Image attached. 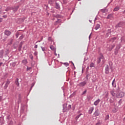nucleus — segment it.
I'll return each mask as SVG.
<instances>
[{"label":"nucleus","mask_w":125,"mask_h":125,"mask_svg":"<svg viewBox=\"0 0 125 125\" xmlns=\"http://www.w3.org/2000/svg\"><path fill=\"white\" fill-rule=\"evenodd\" d=\"M121 44H118L117 45L116 48L115 49L114 53L115 55H117L118 54V52L119 51V49L121 48Z\"/></svg>","instance_id":"obj_1"},{"label":"nucleus","mask_w":125,"mask_h":125,"mask_svg":"<svg viewBox=\"0 0 125 125\" xmlns=\"http://www.w3.org/2000/svg\"><path fill=\"white\" fill-rule=\"evenodd\" d=\"M4 34L7 37H9V36H10V35H11V31H10L8 30H5L4 31Z\"/></svg>","instance_id":"obj_2"},{"label":"nucleus","mask_w":125,"mask_h":125,"mask_svg":"<svg viewBox=\"0 0 125 125\" xmlns=\"http://www.w3.org/2000/svg\"><path fill=\"white\" fill-rule=\"evenodd\" d=\"M125 96V93L124 92H120L117 94V97L119 98H122Z\"/></svg>","instance_id":"obj_3"},{"label":"nucleus","mask_w":125,"mask_h":125,"mask_svg":"<svg viewBox=\"0 0 125 125\" xmlns=\"http://www.w3.org/2000/svg\"><path fill=\"white\" fill-rule=\"evenodd\" d=\"M125 25V23L123 21L120 22L117 25L115 26L116 28H121Z\"/></svg>","instance_id":"obj_4"},{"label":"nucleus","mask_w":125,"mask_h":125,"mask_svg":"<svg viewBox=\"0 0 125 125\" xmlns=\"http://www.w3.org/2000/svg\"><path fill=\"white\" fill-rule=\"evenodd\" d=\"M93 115L95 117H98V116H99V115H100V112H99V109H96Z\"/></svg>","instance_id":"obj_5"},{"label":"nucleus","mask_w":125,"mask_h":125,"mask_svg":"<svg viewBox=\"0 0 125 125\" xmlns=\"http://www.w3.org/2000/svg\"><path fill=\"white\" fill-rule=\"evenodd\" d=\"M9 83H10V81H9V80H7V81L6 82L5 85L4 86V89H6V88L8 87V85H9Z\"/></svg>","instance_id":"obj_6"},{"label":"nucleus","mask_w":125,"mask_h":125,"mask_svg":"<svg viewBox=\"0 0 125 125\" xmlns=\"http://www.w3.org/2000/svg\"><path fill=\"white\" fill-rule=\"evenodd\" d=\"M86 81H83L82 83H80L78 85L80 86L81 87H83V86H84V85H86Z\"/></svg>","instance_id":"obj_7"},{"label":"nucleus","mask_w":125,"mask_h":125,"mask_svg":"<svg viewBox=\"0 0 125 125\" xmlns=\"http://www.w3.org/2000/svg\"><path fill=\"white\" fill-rule=\"evenodd\" d=\"M23 43H24V42H21L20 43L19 46V51H21V49L22 48V45H23Z\"/></svg>","instance_id":"obj_8"},{"label":"nucleus","mask_w":125,"mask_h":125,"mask_svg":"<svg viewBox=\"0 0 125 125\" xmlns=\"http://www.w3.org/2000/svg\"><path fill=\"white\" fill-rule=\"evenodd\" d=\"M100 101H101V100L98 99L94 103V105H95V106H97V105H98V104H99L100 103Z\"/></svg>","instance_id":"obj_9"},{"label":"nucleus","mask_w":125,"mask_h":125,"mask_svg":"<svg viewBox=\"0 0 125 125\" xmlns=\"http://www.w3.org/2000/svg\"><path fill=\"white\" fill-rule=\"evenodd\" d=\"M101 60H102V61H104L103 56H102L100 58L98 59L97 62V64H99V63H100L101 62Z\"/></svg>","instance_id":"obj_10"},{"label":"nucleus","mask_w":125,"mask_h":125,"mask_svg":"<svg viewBox=\"0 0 125 125\" xmlns=\"http://www.w3.org/2000/svg\"><path fill=\"white\" fill-rule=\"evenodd\" d=\"M18 8H19V6H17L14 7H12V10H13V11L14 12H16V11H17V10H18Z\"/></svg>","instance_id":"obj_11"},{"label":"nucleus","mask_w":125,"mask_h":125,"mask_svg":"<svg viewBox=\"0 0 125 125\" xmlns=\"http://www.w3.org/2000/svg\"><path fill=\"white\" fill-rule=\"evenodd\" d=\"M93 110H94V107H90L88 110V114H92V112H93Z\"/></svg>","instance_id":"obj_12"},{"label":"nucleus","mask_w":125,"mask_h":125,"mask_svg":"<svg viewBox=\"0 0 125 125\" xmlns=\"http://www.w3.org/2000/svg\"><path fill=\"white\" fill-rule=\"evenodd\" d=\"M56 5H55V8H56V9H59L60 10V5L59 4V3L56 2L55 3Z\"/></svg>","instance_id":"obj_13"},{"label":"nucleus","mask_w":125,"mask_h":125,"mask_svg":"<svg viewBox=\"0 0 125 125\" xmlns=\"http://www.w3.org/2000/svg\"><path fill=\"white\" fill-rule=\"evenodd\" d=\"M19 79L17 78L15 81V83L17 86H19Z\"/></svg>","instance_id":"obj_14"},{"label":"nucleus","mask_w":125,"mask_h":125,"mask_svg":"<svg viewBox=\"0 0 125 125\" xmlns=\"http://www.w3.org/2000/svg\"><path fill=\"white\" fill-rule=\"evenodd\" d=\"M3 56V50L0 51V58H2Z\"/></svg>","instance_id":"obj_15"},{"label":"nucleus","mask_w":125,"mask_h":125,"mask_svg":"<svg viewBox=\"0 0 125 125\" xmlns=\"http://www.w3.org/2000/svg\"><path fill=\"white\" fill-rule=\"evenodd\" d=\"M105 74H109V68H108V65H107V67L105 68Z\"/></svg>","instance_id":"obj_16"},{"label":"nucleus","mask_w":125,"mask_h":125,"mask_svg":"<svg viewBox=\"0 0 125 125\" xmlns=\"http://www.w3.org/2000/svg\"><path fill=\"white\" fill-rule=\"evenodd\" d=\"M54 1H55V0H49L48 3L49 4H53Z\"/></svg>","instance_id":"obj_17"},{"label":"nucleus","mask_w":125,"mask_h":125,"mask_svg":"<svg viewBox=\"0 0 125 125\" xmlns=\"http://www.w3.org/2000/svg\"><path fill=\"white\" fill-rule=\"evenodd\" d=\"M12 9V7H7L6 9L5 10V11H9Z\"/></svg>","instance_id":"obj_18"},{"label":"nucleus","mask_w":125,"mask_h":125,"mask_svg":"<svg viewBox=\"0 0 125 125\" xmlns=\"http://www.w3.org/2000/svg\"><path fill=\"white\" fill-rule=\"evenodd\" d=\"M100 28V24H98L96 25V27H95V30H98Z\"/></svg>","instance_id":"obj_19"},{"label":"nucleus","mask_w":125,"mask_h":125,"mask_svg":"<svg viewBox=\"0 0 125 125\" xmlns=\"http://www.w3.org/2000/svg\"><path fill=\"white\" fill-rule=\"evenodd\" d=\"M112 85L113 87H116V83H115V79H114L112 83Z\"/></svg>","instance_id":"obj_20"},{"label":"nucleus","mask_w":125,"mask_h":125,"mask_svg":"<svg viewBox=\"0 0 125 125\" xmlns=\"http://www.w3.org/2000/svg\"><path fill=\"white\" fill-rule=\"evenodd\" d=\"M101 12H102V13H105V12H107V9H103L101 10Z\"/></svg>","instance_id":"obj_21"},{"label":"nucleus","mask_w":125,"mask_h":125,"mask_svg":"<svg viewBox=\"0 0 125 125\" xmlns=\"http://www.w3.org/2000/svg\"><path fill=\"white\" fill-rule=\"evenodd\" d=\"M116 40H117V38L116 37L112 38L111 39L110 42H114V41H116Z\"/></svg>","instance_id":"obj_22"},{"label":"nucleus","mask_w":125,"mask_h":125,"mask_svg":"<svg viewBox=\"0 0 125 125\" xmlns=\"http://www.w3.org/2000/svg\"><path fill=\"white\" fill-rule=\"evenodd\" d=\"M1 39L2 41H3V42H5V41H6V39H7V37H1Z\"/></svg>","instance_id":"obj_23"},{"label":"nucleus","mask_w":125,"mask_h":125,"mask_svg":"<svg viewBox=\"0 0 125 125\" xmlns=\"http://www.w3.org/2000/svg\"><path fill=\"white\" fill-rule=\"evenodd\" d=\"M56 18H61L62 16L61 15H56L54 16Z\"/></svg>","instance_id":"obj_24"},{"label":"nucleus","mask_w":125,"mask_h":125,"mask_svg":"<svg viewBox=\"0 0 125 125\" xmlns=\"http://www.w3.org/2000/svg\"><path fill=\"white\" fill-rule=\"evenodd\" d=\"M119 9H120V7H116L115 8H114L113 11H118V10H119Z\"/></svg>","instance_id":"obj_25"},{"label":"nucleus","mask_w":125,"mask_h":125,"mask_svg":"<svg viewBox=\"0 0 125 125\" xmlns=\"http://www.w3.org/2000/svg\"><path fill=\"white\" fill-rule=\"evenodd\" d=\"M87 91V90L85 89L84 91L82 93V95H85V94H86Z\"/></svg>","instance_id":"obj_26"},{"label":"nucleus","mask_w":125,"mask_h":125,"mask_svg":"<svg viewBox=\"0 0 125 125\" xmlns=\"http://www.w3.org/2000/svg\"><path fill=\"white\" fill-rule=\"evenodd\" d=\"M50 48L51 49V50H55V47H54V46L53 45H51L50 46Z\"/></svg>","instance_id":"obj_27"},{"label":"nucleus","mask_w":125,"mask_h":125,"mask_svg":"<svg viewBox=\"0 0 125 125\" xmlns=\"http://www.w3.org/2000/svg\"><path fill=\"white\" fill-rule=\"evenodd\" d=\"M24 37H25V36L22 34L21 36L20 37L19 40H20V41H21V40H23V39H24Z\"/></svg>","instance_id":"obj_28"},{"label":"nucleus","mask_w":125,"mask_h":125,"mask_svg":"<svg viewBox=\"0 0 125 125\" xmlns=\"http://www.w3.org/2000/svg\"><path fill=\"white\" fill-rule=\"evenodd\" d=\"M61 22V20L58 19V21H56L55 25H57V23H60Z\"/></svg>","instance_id":"obj_29"},{"label":"nucleus","mask_w":125,"mask_h":125,"mask_svg":"<svg viewBox=\"0 0 125 125\" xmlns=\"http://www.w3.org/2000/svg\"><path fill=\"white\" fill-rule=\"evenodd\" d=\"M22 63L23 64H27V60H22Z\"/></svg>","instance_id":"obj_30"},{"label":"nucleus","mask_w":125,"mask_h":125,"mask_svg":"<svg viewBox=\"0 0 125 125\" xmlns=\"http://www.w3.org/2000/svg\"><path fill=\"white\" fill-rule=\"evenodd\" d=\"M83 115V114L81 113L80 114H79L78 115H77L76 117V119H77V120H78V119H79V118H80V117H81V116H82Z\"/></svg>","instance_id":"obj_31"},{"label":"nucleus","mask_w":125,"mask_h":125,"mask_svg":"<svg viewBox=\"0 0 125 125\" xmlns=\"http://www.w3.org/2000/svg\"><path fill=\"white\" fill-rule=\"evenodd\" d=\"M72 107V105L71 104H69L68 107H66V108L67 110H70Z\"/></svg>","instance_id":"obj_32"},{"label":"nucleus","mask_w":125,"mask_h":125,"mask_svg":"<svg viewBox=\"0 0 125 125\" xmlns=\"http://www.w3.org/2000/svg\"><path fill=\"white\" fill-rule=\"evenodd\" d=\"M20 35V33L19 32H17V33L16 34V37L17 39L18 38Z\"/></svg>","instance_id":"obj_33"},{"label":"nucleus","mask_w":125,"mask_h":125,"mask_svg":"<svg viewBox=\"0 0 125 125\" xmlns=\"http://www.w3.org/2000/svg\"><path fill=\"white\" fill-rule=\"evenodd\" d=\"M94 63H93V62H91L90 64V68H92V67H94Z\"/></svg>","instance_id":"obj_34"},{"label":"nucleus","mask_w":125,"mask_h":125,"mask_svg":"<svg viewBox=\"0 0 125 125\" xmlns=\"http://www.w3.org/2000/svg\"><path fill=\"white\" fill-rule=\"evenodd\" d=\"M41 48H42V51H43V52H44V51H45V50H45V47L41 46Z\"/></svg>","instance_id":"obj_35"},{"label":"nucleus","mask_w":125,"mask_h":125,"mask_svg":"<svg viewBox=\"0 0 125 125\" xmlns=\"http://www.w3.org/2000/svg\"><path fill=\"white\" fill-rule=\"evenodd\" d=\"M110 19H111V20H113V19H114V17L113 16V14L110 15Z\"/></svg>","instance_id":"obj_36"},{"label":"nucleus","mask_w":125,"mask_h":125,"mask_svg":"<svg viewBox=\"0 0 125 125\" xmlns=\"http://www.w3.org/2000/svg\"><path fill=\"white\" fill-rule=\"evenodd\" d=\"M63 65H65L66 66V67H68V66H69V63L64 62V63H63Z\"/></svg>","instance_id":"obj_37"},{"label":"nucleus","mask_w":125,"mask_h":125,"mask_svg":"<svg viewBox=\"0 0 125 125\" xmlns=\"http://www.w3.org/2000/svg\"><path fill=\"white\" fill-rule=\"evenodd\" d=\"M117 111H118V110H117V108H114L112 110V111L113 112V113H116Z\"/></svg>","instance_id":"obj_38"},{"label":"nucleus","mask_w":125,"mask_h":125,"mask_svg":"<svg viewBox=\"0 0 125 125\" xmlns=\"http://www.w3.org/2000/svg\"><path fill=\"white\" fill-rule=\"evenodd\" d=\"M8 125H13V122L12 121H10L9 123L8 124Z\"/></svg>","instance_id":"obj_39"},{"label":"nucleus","mask_w":125,"mask_h":125,"mask_svg":"<svg viewBox=\"0 0 125 125\" xmlns=\"http://www.w3.org/2000/svg\"><path fill=\"white\" fill-rule=\"evenodd\" d=\"M105 120H109V114H107V115L105 116Z\"/></svg>","instance_id":"obj_40"},{"label":"nucleus","mask_w":125,"mask_h":125,"mask_svg":"<svg viewBox=\"0 0 125 125\" xmlns=\"http://www.w3.org/2000/svg\"><path fill=\"white\" fill-rule=\"evenodd\" d=\"M29 57H30V59H31V60H33V59H34V57L32 55H30L29 56Z\"/></svg>","instance_id":"obj_41"},{"label":"nucleus","mask_w":125,"mask_h":125,"mask_svg":"<svg viewBox=\"0 0 125 125\" xmlns=\"http://www.w3.org/2000/svg\"><path fill=\"white\" fill-rule=\"evenodd\" d=\"M96 125H101V122L98 121V123L96 124Z\"/></svg>","instance_id":"obj_42"},{"label":"nucleus","mask_w":125,"mask_h":125,"mask_svg":"<svg viewBox=\"0 0 125 125\" xmlns=\"http://www.w3.org/2000/svg\"><path fill=\"white\" fill-rule=\"evenodd\" d=\"M32 69V67H27V69H26V70H27V71H29V70H31Z\"/></svg>","instance_id":"obj_43"},{"label":"nucleus","mask_w":125,"mask_h":125,"mask_svg":"<svg viewBox=\"0 0 125 125\" xmlns=\"http://www.w3.org/2000/svg\"><path fill=\"white\" fill-rule=\"evenodd\" d=\"M89 76H90L89 74H87L86 76V80H88V77H89Z\"/></svg>","instance_id":"obj_44"},{"label":"nucleus","mask_w":125,"mask_h":125,"mask_svg":"<svg viewBox=\"0 0 125 125\" xmlns=\"http://www.w3.org/2000/svg\"><path fill=\"white\" fill-rule=\"evenodd\" d=\"M7 119L10 120V115H8V116H7Z\"/></svg>","instance_id":"obj_45"},{"label":"nucleus","mask_w":125,"mask_h":125,"mask_svg":"<svg viewBox=\"0 0 125 125\" xmlns=\"http://www.w3.org/2000/svg\"><path fill=\"white\" fill-rule=\"evenodd\" d=\"M48 40L49 42H52L51 37H48Z\"/></svg>","instance_id":"obj_46"},{"label":"nucleus","mask_w":125,"mask_h":125,"mask_svg":"<svg viewBox=\"0 0 125 125\" xmlns=\"http://www.w3.org/2000/svg\"><path fill=\"white\" fill-rule=\"evenodd\" d=\"M16 65V63L15 62L12 63V66L13 67H15V65Z\"/></svg>","instance_id":"obj_47"},{"label":"nucleus","mask_w":125,"mask_h":125,"mask_svg":"<svg viewBox=\"0 0 125 125\" xmlns=\"http://www.w3.org/2000/svg\"><path fill=\"white\" fill-rule=\"evenodd\" d=\"M34 55H35V56H37L38 55V52H35V53H34Z\"/></svg>","instance_id":"obj_48"},{"label":"nucleus","mask_w":125,"mask_h":125,"mask_svg":"<svg viewBox=\"0 0 125 125\" xmlns=\"http://www.w3.org/2000/svg\"><path fill=\"white\" fill-rule=\"evenodd\" d=\"M111 94L112 96H115V93H113V92H111Z\"/></svg>","instance_id":"obj_49"},{"label":"nucleus","mask_w":125,"mask_h":125,"mask_svg":"<svg viewBox=\"0 0 125 125\" xmlns=\"http://www.w3.org/2000/svg\"><path fill=\"white\" fill-rule=\"evenodd\" d=\"M1 8H2L1 6H0V14H1Z\"/></svg>","instance_id":"obj_50"},{"label":"nucleus","mask_w":125,"mask_h":125,"mask_svg":"<svg viewBox=\"0 0 125 125\" xmlns=\"http://www.w3.org/2000/svg\"><path fill=\"white\" fill-rule=\"evenodd\" d=\"M34 48H38V45H35Z\"/></svg>","instance_id":"obj_51"},{"label":"nucleus","mask_w":125,"mask_h":125,"mask_svg":"<svg viewBox=\"0 0 125 125\" xmlns=\"http://www.w3.org/2000/svg\"><path fill=\"white\" fill-rule=\"evenodd\" d=\"M110 18V15H108V16L107 17V19H109Z\"/></svg>","instance_id":"obj_52"},{"label":"nucleus","mask_w":125,"mask_h":125,"mask_svg":"<svg viewBox=\"0 0 125 125\" xmlns=\"http://www.w3.org/2000/svg\"><path fill=\"white\" fill-rule=\"evenodd\" d=\"M71 62L72 63L73 66L75 67V64H74V62Z\"/></svg>","instance_id":"obj_53"},{"label":"nucleus","mask_w":125,"mask_h":125,"mask_svg":"<svg viewBox=\"0 0 125 125\" xmlns=\"http://www.w3.org/2000/svg\"><path fill=\"white\" fill-rule=\"evenodd\" d=\"M3 17H4V18H6L7 16L6 15H4V16H3Z\"/></svg>","instance_id":"obj_54"},{"label":"nucleus","mask_w":125,"mask_h":125,"mask_svg":"<svg viewBox=\"0 0 125 125\" xmlns=\"http://www.w3.org/2000/svg\"><path fill=\"white\" fill-rule=\"evenodd\" d=\"M2 64H3V63H2V62H0V66H1V65H2Z\"/></svg>","instance_id":"obj_55"},{"label":"nucleus","mask_w":125,"mask_h":125,"mask_svg":"<svg viewBox=\"0 0 125 125\" xmlns=\"http://www.w3.org/2000/svg\"><path fill=\"white\" fill-rule=\"evenodd\" d=\"M2 21V19H0V23Z\"/></svg>","instance_id":"obj_56"},{"label":"nucleus","mask_w":125,"mask_h":125,"mask_svg":"<svg viewBox=\"0 0 125 125\" xmlns=\"http://www.w3.org/2000/svg\"><path fill=\"white\" fill-rule=\"evenodd\" d=\"M112 48H114V47H115V44L112 45Z\"/></svg>","instance_id":"obj_57"},{"label":"nucleus","mask_w":125,"mask_h":125,"mask_svg":"<svg viewBox=\"0 0 125 125\" xmlns=\"http://www.w3.org/2000/svg\"><path fill=\"white\" fill-rule=\"evenodd\" d=\"M89 22H90V23H91V22H92V21H91V20H89Z\"/></svg>","instance_id":"obj_58"},{"label":"nucleus","mask_w":125,"mask_h":125,"mask_svg":"<svg viewBox=\"0 0 125 125\" xmlns=\"http://www.w3.org/2000/svg\"><path fill=\"white\" fill-rule=\"evenodd\" d=\"M63 3H64V4H66V3L64 0H63Z\"/></svg>","instance_id":"obj_59"},{"label":"nucleus","mask_w":125,"mask_h":125,"mask_svg":"<svg viewBox=\"0 0 125 125\" xmlns=\"http://www.w3.org/2000/svg\"><path fill=\"white\" fill-rule=\"evenodd\" d=\"M52 13H54V12H55L54 10H53V11H52Z\"/></svg>","instance_id":"obj_60"},{"label":"nucleus","mask_w":125,"mask_h":125,"mask_svg":"<svg viewBox=\"0 0 125 125\" xmlns=\"http://www.w3.org/2000/svg\"><path fill=\"white\" fill-rule=\"evenodd\" d=\"M90 36H91V34H90L89 36V39H90Z\"/></svg>","instance_id":"obj_61"},{"label":"nucleus","mask_w":125,"mask_h":125,"mask_svg":"<svg viewBox=\"0 0 125 125\" xmlns=\"http://www.w3.org/2000/svg\"><path fill=\"white\" fill-rule=\"evenodd\" d=\"M41 42V41H37V42H36V43H37V42Z\"/></svg>","instance_id":"obj_62"},{"label":"nucleus","mask_w":125,"mask_h":125,"mask_svg":"<svg viewBox=\"0 0 125 125\" xmlns=\"http://www.w3.org/2000/svg\"><path fill=\"white\" fill-rule=\"evenodd\" d=\"M70 97H73V95H71Z\"/></svg>","instance_id":"obj_63"},{"label":"nucleus","mask_w":125,"mask_h":125,"mask_svg":"<svg viewBox=\"0 0 125 125\" xmlns=\"http://www.w3.org/2000/svg\"><path fill=\"white\" fill-rule=\"evenodd\" d=\"M33 86H34V84H33V85H32L31 88H32V87H33Z\"/></svg>","instance_id":"obj_64"}]
</instances>
